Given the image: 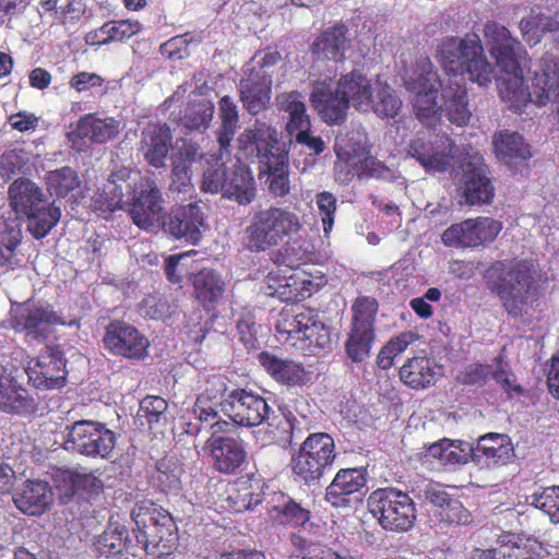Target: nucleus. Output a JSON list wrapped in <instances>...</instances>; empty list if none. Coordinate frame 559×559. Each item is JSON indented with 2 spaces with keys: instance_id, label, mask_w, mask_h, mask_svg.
Instances as JSON below:
<instances>
[{
  "instance_id": "nucleus-1",
  "label": "nucleus",
  "mask_w": 559,
  "mask_h": 559,
  "mask_svg": "<svg viewBox=\"0 0 559 559\" xmlns=\"http://www.w3.org/2000/svg\"><path fill=\"white\" fill-rule=\"evenodd\" d=\"M438 59L444 71L452 75L449 80L464 82L461 76L465 73L480 86H487L492 80L493 68L487 61L476 33L444 37L438 46Z\"/></svg>"
},
{
  "instance_id": "nucleus-2",
  "label": "nucleus",
  "mask_w": 559,
  "mask_h": 559,
  "mask_svg": "<svg viewBox=\"0 0 559 559\" xmlns=\"http://www.w3.org/2000/svg\"><path fill=\"white\" fill-rule=\"evenodd\" d=\"M9 204L26 222L27 231L37 240L46 237L61 218V210L43 189L28 178L13 180L8 189Z\"/></svg>"
},
{
  "instance_id": "nucleus-3",
  "label": "nucleus",
  "mask_w": 559,
  "mask_h": 559,
  "mask_svg": "<svg viewBox=\"0 0 559 559\" xmlns=\"http://www.w3.org/2000/svg\"><path fill=\"white\" fill-rule=\"evenodd\" d=\"M301 223L287 207L270 205L255 211L246 227L247 247L252 252H264L286 245L299 233Z\"/></svg>"
},
{
  "instance_id": "nucleus-4",
  "label": "nucleus",
  "mask_w": 559,
  "mask_h": 559,
  "mask_svg": "<svg viewBox=\"0 0 559 559\" xmlns=\"http://www.w3.org/2000/svg\"><path fill=\"white\" fill-rule=\"evenodd\" d=\"M485 277L487 287L500 298L507 312L513 317L522 314L535 282L532 267L520 261L506 269L499 261L487 270Z\"/></svg>"
},
{
  "instance_id": "nucleus-5",
  "label": "nucleus",
  "mask_w": 559,
  "mask_h": 559,
  "mask_svg": "<svg viewBox=\"0 0 559 559\" xmlns=\"http://www.w3.org/2000/svg\"><path fill=\"white\" fill-rule=\"evenodd\" d=\"M135 528L132 533L136 545L146 555L163 558L170 555L177 545L176 526L169 514L155 508L135 507L131 512Z\"/></svg>"
},
{
  "instance_id": "nucleus-6",
  "label": "nucleus",
  "mask_w": 559,
  "mask_h": 559,
  "mask_svg": "<svg viewBox=\"0 0 559 559\" xmlns=\"http://www.w3.org/2000/svg\"><path fill=\"white\" fill-rule=\"evenodd\" d=\"M367 507L384 531L405 533L415 525V502L400 489L385 487L373 490L367 499Z\"/></svg>"
},
{
  "instance_id": "nucleus-7",
  "label": "nucleus",
  "mask_w": 559,
  "mask_h": 559,
  "mask_svg": "<svg viewBox=\"0 0 559 559\" xmlns=\"http://www.w3.org/2000/svg\"><path fill=\"white\" fill-rule=\"evenodd\" d=\"M335 459L334 439L329 433L314 432L292 454L289 465L295 479L310 486L321 479Z\"/></svg>"
},
{
  "instance_id": "nucleus-8",
  "label": "nucleus",
  "mask_w": 559,
  "mask_h": 559,
  "mask_svg": "<svg viewBox=\"0 0 559 559\" xmlns=\"http://www.w3.org/2000/svg\"><path fill=\"white\" fill-rule=\"evenodd\" d=\"M66 449L90 459H109L117 444L116 432L97 420H76L66 426Z\"/></svg>"
},
{
  "instance_id": "nucleus-9",
  "label": "nucleus",
  "mask_w": 559,
  "mask_h": 559,
  "mask_svg": "<svg viewBox=\"0 0 559 559\" xmlns=\"http://www.w3.org/2000/svg\"><path fill=\"white\" fill-rule=\"evenodd\" d=\"M456 144L447 133L417 134L406 147V157L414 159L427 174L448 171L454 162Z\"/></svg>"
},
{
  "instance_id": "nucleus-10",
  "label": "nucleus",
  "mask_w": 559,
  "mask_h": 559,
  "mask_svg": "<svg viewBox=\"0 0 559 559\" xmlns=\"http://www.w3.org/2000/svg\"><path fill=\"white\" fill-rule=\"evenodd\" d=\"M418 73L409 82L415 93L413 107L416 117L425 124L431 126L441 116L442 106H438L437 97L441 82L438 72L429 59L417 64Z\"/></svg>"
},
{
  "instance_id": "nucleus-11",
  "label": "nucleus",
  "mask_w": 559,
  "mask_h": 559,
  "mask_svg": "<svg viewBox=\"0 0 559 559\" xmlns=\"http://www.w3.org/2000/svg\"><path fill=\"white\" fill-rule=\"evenodd\" d=\"M501 229V223L491 217L468 218L448 227L441 239L447 247L475 248L492 242Z\"/></svg>"
},
{
  "instance_id": "nucleus-12",
  "label": "nucleus",
  "mask_w": 559,
  "mask_h": 559,
  "mask_svg": "<svg viewBox=\"0 0 559 559\" xmlns=\"http://www.w3.org/2000/svg\"><path fill=\"white\" fill-rule=\"evenodd\" d=\"M163 197L159 188L151 177H141L129 198L127 212L132 222L144 230H151L156 226L163 210Z\"/></svg>"
},
{
  "instance_id": "nucleus-13",
  "label": "nucleus",
  "mask_w": 559,
  "mask_h": 559,
  "mask_svg": "<svg viewBox=\"0 0 559 559\" xmlns=\"http://www.w3.org/2000/svg\"><path fill=\"white\" fill-rule=\"evenodd\" d=\"M219 404L234 424L243 427L261 425L270 413V406L262 396L245 389L233 390Z\"/></svg>"
},
{
  "instance_id": "nucleus-14",
  "label": "nucleus",
  "mask_w": 559,
  "mask_h": 559,
  "mask_svg": "<svg viewBox=\"0 0 559 559\" xmlns=\"http://www.w3.org/2000/svg\"><path fill=\"white\" fill-rule=\"evenodd\" d=\"M431 506L429 525L436 533L445 534L450 530L468 526L473 523L472 512L457 499L445 491L435 490L429 495Z\"/></svg>"
},
{
  "instance_id": "nucleus-15",
  "label": "nucleus",
  "mask_w": 559,
  "mask_h": 559,
  "mask_svg": "<svg viewBox=\"0 0 559 559\" xmlns=\"http://www.w3.org/2000/svg\"><path fill=\"white\" fill-rule=\"evenodd\" d=\"M374 297L359 296L352 306V324L345 349H370L374 338V319L378 312Z\"/></svg>"
},
{
  "instance_id": "nucleus-16",
  "label": "nucleus",
  "mask_w": 559,
  "mask_h": 559,
  "mask_svg": "<svg viewBox=\"0 0 559 559\" xmlns=\"http://www.w3.org/2000/svg\"><path fill=\"white\" fill-rule=\"evenodd\" d=\"M138 180L131 178V170L121 167L112 171L103 187L92 198L93 207L100 212L127 211Z\"/></svg>"
},
{
  "instance_id": "nucleus-17",
  "label": "nucleus",
  "mask_w": 559,
  "mask_h": 559,
  "mask_svg": "<svg viewBox=\"0 0 559 559\" xmlns=\"http://www.w3.org/2000/svg\"><path fill=\"white\" fill-rule=\"evenodd\" d=\"M490 56L501 71L519 69L521 43L511 36L510 31L495 22L488 21L483 29Z\"/></svg>"
},
{
  "instance_id": "nucleus-18",
  "label": "nucleus",
  "mask_w": 559,
  "mask_h": 559,
  "mask_svg": "<svg viewBox=\"0 0 559 559\" xmlns=\"http://www.w3.org/2000/svg\"><path fill=\"white\" fill-rule=\"evenodd\" d=\"M120 123L115 118L100 119L94 114L82 116L68 139L78 152H84L90 143L104 144L119 134Z\"/></svg>"
},
{
  "instance_id": "nucleus-19",
  "label": "nucleus",
  "mask_w": 559,
  "mask_h": 559,
  "mask_svg": "<svg viewBox=\"0 0 559 559\" xmlns=\"http://www.w3.org/2000/svg\"><path fill=\"white\" fill-rule=\"evenodd\" d=\"M238 144L246 155L255 156L262 164L270 163L275 159L277 152H283L278 146L276 129L259 119L240 133Z\"/></svg>"
},
{
  "instance_id": "nucleus-20",
  "label": "nucleus",
  "mask_w": 559,
  "mask_h": 559,
  "mask_svg": "<svg viewBox=\"0 0 559 559\" xmlns=\"http://www.w3.org/2000/svg\"><path fill=\"white\" fill-rule=\"evenodd\" d=\"M204 216L195 203L173 206L163 217V228L176 239H185L193 245L201 240Z\"/></svg>"
},
{
  "instance_id": "nucleus-21",
  "label": "nucleus",
  "mask_w": 559,
  "mask_h": 559,
  "mask_svg": "<svg viewBox=\"0 0 559 559\" xmlns=\"http://www.w3.org/2000/svg\"><path fill=\"white\" fill-rule=\"evenodd\" d=\"M309 99L326 124L341 126L345 122L349 107L337 87H333L331 79L313 82Z\"/></svg>"
},
{
  "instance_id": "nucleus-22",
  "label": "nucleus",
  "mask_w": 559,
  "mask_h": 559,
  "mask_svg": "<svg viewBox=\"0 0 559 559\" xmlns=\"http://www.w3.org/2000/svg\"><path fill=\"white\" fill-rule=\"evenodd\" d=\"M37 389H58L66 384L67 369L63 352H40L25 369Z\"/></svg>"
},
{
  "instance_id": "nucleus-23",
  "label": "nucleus",
  "mask_w": 559,
  "mask_h": 559,
  "mask_svg": "<svg viewBox=\"0 0 559 559\" xmlns=\"http://www.w3.org/2000/svg\"><path fill=\"white\" fill-rule=\"evenodd\" d=\"M58 489L68 498L85 500L98 498L104 492V481L97 471L81 473L76 469H60L55 478Z\"/></svg>"
},
{
  "instance_id": "nucleus-24",
  "label": "nucleus",
  "mask_w": 559,
  "mask_h": 559,
  "mask_svg": "<svg viewBox=\"0 0 559 559\" xmlns=\"http://www.w3.org/2000/svg\"><path fill=\"white\" fill-rule=\"evenodd\" d=\"M171 148L173 132L167 123H148L142 130L140 151L148 165L164 167Z\"/></svg>"
},
{
  "instance_id": "nucleus-25",
  "label": "nucleus",
  "mask_w": 559,
  "mask_h": 559,
  "mask_svg": "<svg viewBox=\"0 0 559 559\" xmlns=\"http://www.w3.org/2000/svg\"><path fill=\"white\" fill-rule=\"evenodd\" d=\"M317 326L316 313L312 310L302 308L299 312H294L283 309L275 324V336L281 344L292 347L293 342L301 343L305 333L311 336Z\"/></svg>"
},
{
  "instance_id": "nucleus-26",
  "label": "nucleus",
  "mask_w": 559,
  "mask_h": 559,
  "mask_svg": "<svg viewBox=\"0 0 559 559\" xmlns=\"http://www.w3.org/2000/svg\"><path fill=\"white\" fill-rule=\"evenodd\" d=\"M0 411L10 415H31L37 411V403L16 379L0 368Z\"/></svg>"
},
{
  "instance_id": "nucleus-27",
  "label": "nucleus",
  "mask_w": 559,
  "mask_h": 559,
  "mask_svg": "<svg viewBox=\"0 0 559 559\" xmlns=\"http://www.w3.org/2000/svg\"><path fill=\"white\" fill-rule=\"evenodd\" d=\"M465 203L469 205L489 204L495 195V188L489 177V169L483 162H469L463 170Z\"/></svg>"
},
{
  "instance_id": "nucleus-28",
  "label": "nucleus",
  "mask_w": 559,
  "mask_h": 559,
  "mask_svg": "<svg viewBox=\"0 0 559 559\" xmlns=\"http://www.w3.org/2000/svg\"><path fill=\"white\" fill-rule=\"evenodd\" d=\"M367 484L364 468H341L325 489L324 499L335 508L348 506V497L360 492Z\"/></svg>"
},
{
  "instance_id": "nucleus-29",
  "label": "nucleus",
  "mask_w": 559,
  "mask_h": 559,
  "mask_svg": "<svg viewBox=\"0 0 559 559\" xmlns=\"http://www.w3.org/2000/svg\"><path fill=\"white\" fill-rule=\"evenodd\" d=\"M352 40L344 24H335L324 29L312 43L311 52L317 59L343 62Z\"/></svg>"
},
{
  "instance_id": "nucleus-30",
  "label": "nucleus",
  "mask_w": 559,
  "mask_h": 559,
  "mask_svg": "<svg viewBox=\"0 0 559 559\" xmlns=\"http://www.w3.org/2000/svg\"><path fill=\"white\" fill-rule=\"evenodd\" d=\"M258 359L276 382L289 386L304 385L313 374V371L305 368L302 364L278 358L269 352H260Z\"/></svg>"
},
{
  "instance_id": "nucleus-31",
  "label": "nucleus",
  "mask_w": 559,
  "mask_h": 559,
  "mask_svg": "<svg viewBox=\"0 0 559 559\" xmlns=\"http://www.w3.org/2000/svg\"><path fill=\"white\" fill-rule=\"evenodd\" d=\"M347 106L352 104L356 110L369 111L372 106L373 88L371 81L358 70L342 74L335 85Z\"/></svg>"
},
{
  "instance_id": "nucleus-32",
  "label": "nucleus",
  "mask_w": 559,
  "mask_h": 559,
  "mask_svg": "<svg viewBox=\"0 0 559 559\" xmlns=\"http://www.w3.org/2000/svg\"><path fill=\"white\" fill-rule=\"evenodd\" d=\"M210 448L213 467L222 474L235 473L247 460L243 441L239 439L218 437L212 440Z\"/></svg>"
},
{
  "instance_id": "nucleus-33",
  "label": "nucleus",
  "mask_w": 559,
  "mask_h": 559,
  "mask_svg": "<svg viewBox=\"0 0 559 559\" xmlns=\"http://www.w3.org/2000/svg\"><path fill=\"white\" fill-rule=\"evenodd\" d=\"M15 507L28 515L45 513L52 502V490L45 480H26L13 496Z\"/></svg>"
},
{
  "instance_id": "nucleus-34",
  "label": "nucleus",
  "mask_w": 559,
  "mask_h": 559,
  "mask_svg": "<svg viewBox=\"0 0 559 559\" xmlns=\"http://www.w3.org/2000/svg\"><path fill=\"white\" fill-rule=\"evenodd\" d=\"M107 349H147L148 338L134 325L123 320L110 321L103 337Z\"/></svg>"
},
{
  "instance_id": "nucleus-35",
  "label": "nucleus",
  "mask_w": 559,
  "mask_h": 559,
  "mask_svg": "<svg viewBox=\"0 0 559 559\" xmlns=\"http://www.w3.org/2000/svg\"><path fill=\"white\" fill-rule=\"evenodd\" d=\"M442 376V366L429 357H413L400 368V378L413 389L433 385Z\"/></svg>"
},
{
  "instance_id": "nucleus-36",
  "label": "nucleus",
  "mask_w": 559,
  "mask_h": 559,
  "mask_svg": "<svg viewBox=\"0 0 559 559\" xmlns=\"http://www.w3.org/2000/svg\"><path fill=\"white\" fill-rule=\"evenodd\" d=\"M473 455L488 466L504 465L513 457L514 450L507 435L490 432L478 438Z\"/></svg>"
},
{
  "instance_id": "nucleus-37",
  "label": "nucleus",
  "mask_w": 559,
  "mask_h": 559,
  "mask_svg": "<svg viewBox=\"0 0 559 559\" xmlns=\"http://www.w3.org/2000/svg\"><path fill=\"white\" fill-rule=\"evenodd\" d=\"M442 110L448 119L456 126H465L469 122L472 112L468 108V95L465 82L449 80L442 87Z\"/></svg>"
},
{
  "instance_id": "nucleus-38",
  "label": "nucleus",
  "mask_w": 559,
  "mask_h": 559,
  "mask_svg": "<svg viewBox=\"0 0 559 559\" xmlns=\"http://www.w3.org/2000/svg\"><path fill=\"white\" fill-rule=\"evenodd\" d=\"M272 80H263L255 73H247L240 80V100L250 115H258L266 109L271 99Z\"/></svg>"
},
{
  "instance_id": "nucleus-39",
  "label": "nucleus",
  "mask_w": 559,
  "mask_h": 559,
  "mask_svg": "<svg viewBox=\"0 0 559 559\" xmlns=\"http://www.w3.org/2000/svg\"><path fill=\"white\" fill-rule=\"evenodd\" d=\"M534 102L544 106L549 102L559 105V62L544 60L540 71H537L532 81Z\"/></svg>"
},
{
  "instance_id": "nucleus-40",
  "label": "nucleus",
  "mask_w": 559,
  "mask_h": 559,
  "mask_svg": "<svg viewBox=\"0 0 559 559\" xmlns=\"http://www.w3.org/2000/svg\"><path fill=\"white\" fill-rule=\"evenodd\" d=\"M192 284L195 298L205 308L213 307L223 297L226 287L221 274L207 267L194 275Z\"/></svg>"
},
{
  "instance_id": "nucleus-41",
  "label": "nucleus",
  "mask_w": 559,
  "mask_h": 559,
  "mask_svg": "<svg viewBox=\"0 0 559 559\" xmlns=\"http://www.w3.org/2000/svg\"><path fill=\"white\" fill-rule=\"evenodd\" d=\"M276 100L278 109L288 114L286 131L292 138L296 139L298 132H304V130L305 132L311 131V120L306 105L299 99L296 92L281 94Z\"/></svg>"
},
{
  "instance_id": "nucleus-42",
  "label": "nucleus",
  "mask_w": 559,
  "mask_h": 559,
  "mask_svg": "<svg viewBox=\"0 0 559 559\" xmlns=\"http://www.w3.org/2000/svg\"><path fill=\"white\" fill-rule=\"evenodd\" d=\"M507 78L498 81V91L501 98L511 103V108L521 111L528 100H533V94L525 85L523 70L519 64L515 71H502Z\"/></svg>"
},
{
  "instance_id": "nucleus-43",
  "label": "nucleus",
  "mask_w": 559,
  "mask_h": 559,
  "mask_svg": "<svg viewBox=\"0 0 559 559\" xmlns=\"http://www.w3.org/2000/svg\"><path fill=\"white\" fill-rule=\"evenodd\" d=\"M496 155L506 164L527 160L532 154L527 143L518 132L500 131L493 138Z\"/></svg>"
},
{
  "instance_id": "nucleus-44",
  "label": "nucleus",
  "mask_w": 559,
  "mask_h": 559,
  "mask_svg": "<svg viewBox=\"0 0 559 559\" xmlns=\"http://www.w3.org/2000/svg\"><path fill=\"white\" fill-rule=\"evenodd\" d=\"M226 186L225 197L236 200L239 204H249L255 198L254 178L245 165L234 166L228 174Z\"/></svg>"
},
{
  "instance_id": "nucleus-45",
  "label": "nucleus",
  "mask_w": 559,
  "mask_h": 559,
  "mask_svg": "<svg viewBox=\"0 0 559 559\" xmlns=\"http://www.w3.org/2000/svg\"><path fill=\"white\" fill-rule=\"evenodd\" d=\"M45 183L50 195L58 199L74 197L81 189V179L75 169L70 166H63L50 170L45 175Z\"/></svg>"
},
{
  "instance_id": "nucleus-46",
  "label": "nucleus",
  "mask_w": 559,
  "mask_h": 559,
  "mask_svg": "<svg viewBox=\"0 0 559 559\" xmlns=\"http://www.w3.org/2000/svg\"><path fill=\"white\" fill-rule=\"evenodd\" d=\"M219 127L216 131L221 152H228L238 129L239 116L236 103L225 95L218 102Z\"/></svg>"
},
{
  "instance_id": "nucleus-47",
  "label": "nucleus",
  "mask_w": 559,
  "mask_h": 559,
  "mask_svg": "<svg viewBox=\"0 0 559 559\" xmlns=\"http://www.w3.org/2000/svg\"><path fill=\"white\" fill-rule=\"evenodd\" d=\"M226 501L235 512H242L253 508L260 502L259 493L250 478H238L230 483L226 489Z\"/></svg>"
},
{
  "instance_id": "nucleus-48",
  "label": "nucleus",
  "mask_w": 559,
  "mask_h": 559,
  "mask_svg": "<svg viewBox=\"0 0 559 559\" xmlns=\"http://www.w3.org/2000/svg\"><path fill=\"white\" fill-rule=\"evenodd\" d=\"M267 168L269 191L274 198H284L290 192L287 154L277 152L275 159L264 163Z\"/></svg>"
},
{
  "instance_id": "nucleus-49",
  "label": "nucleus",
  "mask_w": 559,
  "mask_h": 559,
  "mask_svg": "<svg viewBox=\"0 0 559 559\" xmlns=\"http://www.w3.org/2000/svg\"><path fill=\"white\" fill-rule=\"evenodd\" d=\"M237 334L240 344L247 349H257L264 344L270 330L259 324L252 311L245 310L237 321Z\"/></svg>"
},
{
  "instance_id": "nucleus-50",
  "label": "nucleus",
  "mask_w": 559,
  "mask_h": 559,
  "mask_svg": "<svg viewBox=\"0 0 559 559\" xmlns=\"http://www.w3.org/2000/svg\"><path fill=\"white\" fill-rule=\"evenodd\" d=\"M182 467L176 460L164 457L156 463V469L152 476L153 484L163 492L178 491Z\"/></svg>"
},
{
  "instance_id": "nucleus-51",
  "label": "nucleus",
  "mask_w": 559,
  "mask_h": 559,
  "mask_svg": "<svg viewBox=\"0 0 559 559\" xmlns=\"http://www.w3.org/2000/svg\"><path fill=\"white\" fill-rule=\"evenodd\" d=\"M141 23L131 20L109 21L106 22L95 36L98 38L97 44L104 45L110 41H122L140 33Z\"/></svg>"
},
{
  "instance_id": "nucleus-52",
  "label": "nucleus",
  "mask_w": 559,
  "mask_h": 559,
  "mask_svg": "<svg viewBox=\"0 0 559 559\" xmlns=\"http://www.w3.org/2000/svg\"><path fill=\"white\" fill-rule=\"evenodd\" d=\"M58 322L59 320L56 312L49 307L27 308L25 313L19 318V324H21L28 334L36 336L43 335L49 324Z\"/></svg>"
},
{
  "instance_id": "nucleus-53",
  "label": "nucleus",
  "mask_w": 559,
  "mask_h": 559,
  "mask_svg": "<svg viewBox=\"0 0 559 559\" xmlns=\"http://www.w3.org/2000/svg\"><path fill=\"white\" fill-rule=\"evenodd\" d=\"M461 445L462 441L443 438L430 444L426 454L427 456L439 460L444 465L464 464L467 462V454Z\"/></svg>"
},
{
  "instance_id": "nucleus-54",
  "label": "nucleus",
  "mask_w": 559,
  "mask_h": 559,
  "mask_svg": "<svg viewBox=\"0 0 559 559\" xmlns=\"http://www.w3.org/2000/svg\"><path fill=\"white\" fill-rule=\"evenodd\" d=\"M499 543L497 559H537L539 556L530 540H523L514 534L501 536Z\"/></svg>"
},
{
  "instance_id": "nucleus-55",
  "label": "nucleus",
  "mask_w": 559,
  "mask_h": 559,
  "mask_svg": "<svg viewBox=\"0 0 559 559\" xmlns=\"http://www.w3.org/2000/svg\"><path fill=\"white\" fill-rule=\"evenodd\" d=\"M214 115V105L207 100L191 103L181 118V124L189 131L207 129Z\"/></svg>"
},
{
  "instance_id": "nucleus-56",
  "label": "nucleus",
  "mask_w": 559,
  "mask_h": 559,
  "mask_svg": "<svg viewBox=\"0 0 559 559\" xmlns=\"http://www.w3.org/2000/svg\"><path fill=\"white\" fill-rule=\"evenodd\" d=\"M402 102L389 85L380 86L371 109L382 118H394L401 109Z\"/></svg>"
},
{
  "instance_id": "nucleus-57",
  "label": "nucleus",
  "mask_w": 559,
  "mask_h": 559,
  "mask_svg": "<svg viewBox=\"0 0 559 559\" xmlns=\"http://www.w3.org/2000/svg\"><path fill=\"white\" fill-rule=\"evenodd\" d=\"M133 547L131 539L124 537L123 533L118 530L104 532L98 540L100 554L107 557L121 554L123 550L136 556V554L132 551Z\"/></svg>"
},
{
  "instance_id": "nucleus-58",
  "label": "nucleus",
  "mask_w": 559,
  "mask_h": 559,
  "mask_svg": "<svg viewBox=\"0 0 559 559\" xmlns=\"http://www.w3.org/2000/svg\"><path fill=\"white\" fill-rule=\"evenodd\" d=\"M228 171L224 163L215 162L203 174L201 190L209 193L226 192Z\"/></svg>"
},
{
  "instance_id": "nucleus-59",
  "label": "nucleus",
  "mask_w": 559,
  "mask_h": 559,
  "mask_svg": "<svg viewBox=\"0 0 559 559\" xmlns=\"http://www.w3.org/2000/svg\"><path fill=\"white\" fill-rule=\"evenodd\" d=\"M282 61V55L276 49L266 50L263 53L258 52L252 58V67L247 73H255L263 80H272L277 64Z\"/></svg>"
},
{
  "instance_id": "nucleus-60",
  "label": "nucleus",
  "mask_w": 559,
  "mask_h": 559,
  "mask_svg": "<svg viewBox=\"0 0 559 559\" xmlns=\"http://www.w3.org/2000/svg\"><path fill=\"white\" fill-rule=\"evenodd\" d=\"M280 523L290 526H304L310 520V511L289 499L282 508L277 509Z\"/></svg>"
},
{
  "instance_id": "nucleus-61",
  "label": "nucleus",
  "mask_w": 559,
  "mask_h": 559,
  "mask_svg": "<svg viewBox=\"0 0 559 559\" xmlns=\"http://www.w3.org/2000/svg\"><path fill=\"white\" fill-rule=\"evenodd\" d=\"M316 202L321 216L324 235L328 236L334 225L336 198L331 192L323 191L317 194Z\"/></svg>"
},
{
  "instance_id": "nucleus-62",
  "label": "nucleus",
  "mask_w": 559,
  "mask_h": 559,
  "mask_svg": "<svg viewBox=\"0 0 559 559\" xmlns=\"http://www.w3.org/2000/svg\"><path fill=\"white\" fill-rule=\"evenodd\" d=\"M145 317L152 320H165L171 314V307L166 298L158 295H148L141 302Z\"/></svg>"
},
{
  "instance_id": "nucleus-63",
  "label": "nucleus",
  "mask_w": 559,
  "mask_h": 559,
  "mask_svg": "<svg viewBox=\"0 0 559 559\" xmlns=\"http://www.w3.org/2000/svg\"><path fill=\"white\" fill-rule=\"evenodd\" d=\"M533 504L544 511L554 523L559 504V486H550L533 496Z\"/></svg>"
},
{
  "instance_id": "nucleus-64",
  "label": "nucleus",
  "mask_w": 559,
  "mask_h": 559,
  "mask_svg": "<svg viewBox=\"0 0 559 559\" xmlns=\"http://www.w3.org/2000/svg\"><path fill=\"white\" fill-rule=\"evenodd\" d=\"M168 403L165 399L155 395L144 397L140 403V412L148 425L158 424L167 411Z\"/></svg>"
}]
</instances>
